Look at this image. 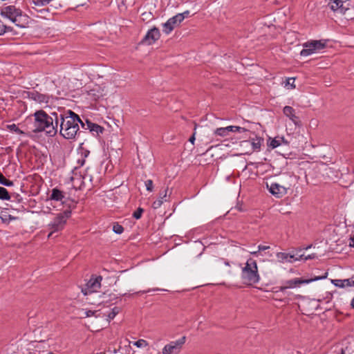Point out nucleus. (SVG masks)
<instances>
[{"instance_id":"1","label":"nucleus","mask_w":354,"mask_h":354,"mask_svg":"<svg viewBox=\"0 0 354 354\" xmlns=\"http://www.w3.org/2000/svg\"><path fill=\"white\" fill-rule=\"evenodd\" d=\"M55 117L56 126L60 121V134L66 139H74L80 133L79 124L81 122L80 117L71 110L66 111L52 112Z\"/></svg>"},{"instance_id":"2","label":"nucleus","mask_w":354,"mask_h":354,"mask_svg":"<svg viewBox=\"0 0 354 354\" xmlns=\"http://www.w3.org/2000/svg\"><path fill=\"white\" fill-rule=\"evenodd\" d=\"M34 125L35 132L45 131L49 136H55L57 132V126L55 124V117L52 115H48L43 110L35 113Z\"/></svg>"},{"instance_id":"3","label":"nucleus","mask_w":354,"mask_h":354,"mask_svg":"<svg viewBox=\"0 0 354 354\" xmlns=\"http://www.w3.org/2000/svg\"><path fill=\"white\" fill-rule=\"evenodd\" d=\"M0 15L21 28H25L29 24V17L15 5L5 4L1 6Z\"/></svg>"},{"instance_id":"4","label":"nucleus","mask_w":354,"mask_h":354,"mask_svg":"<svg viewBox=\"0 0 354 354\" xmlns=\"http://www.w3.org/2000/svg\"><path fill=\"white\" fill-rule=\"evenodd\" d=\"M241 278L244 283L247 285H253L259 281L260 276L255 260L252 258L248 259L245 266L242 268Z\"/></svg>"},{"instance_id":"5","label":"nucleus","mask_w":354,"mask_h":354,"mask_svg":"<svg viewBox=\"0 0 354 354\" xmlns=\"http://www.w3.org/2000/svg\"><path fill=\"white\" fill-rule=\"evenodd\" d=\"M283 176L288 178V180H282V184L279 183H266L269 192L277 198H281L287 194V190L292 186L294 176L291 173H283Z\"/></svg>"},{"instance_id":"6","label":"nucleus","mask_w":354,"mask_h":354,"mask_svg":"<svg viewBox=\"0 0 354 354\" xmlns=\"http://www.w3.org/2000/svg\"><path fill=\"white\" fill-rule=\"evenodd\" d=\"M71 215V211L68 209L58 214L48 225V227L50 230L48 237L50 238L54 233L62 231L64 228L67 219Z\"/></svg>"},{"instance_id":"7","label":"nucleus","mask_w":354,"mask_h":354,"mask_svg":"<svg viewBox=\"0 0 354 354\" xmlns=\"http://www.w3.org/2000/svg\"><path fill=\"white\" fill-rule=\"evenodd\" d=\"M328 6L334 12L346 15L351 10H354L353 0H329Z\"/></svg>"},{"instance_id":"8","label":"nucleus","mask_w":354,"mask_h":354,"mask_svg":"<svg viewBox=\"0 0 354 354\" xmlns=\"http://www.w3.org/2000/svg\"><path fill=\"white\" fill-rule=\"evenodd\" d=\"M326 273L323 277H317L314 279H303L300 278H295L292 279H290L288 281H286L283 282V285L279 287V290L281 292L285 291L286 289L288 288H294L296 287H299L301 284L305 283H309L312 281H317L319 279H322L326 278Z\"/></svg>"},{"instance_id":"9","label":"nucleus","mask_w":354,"mask_h":354,"mask_svg":"<svg viewBox=\"0 0 354 354\" xmlns=\"http://www.w3.org/2000/svg\"><path fill=\"white\" fill-rule=\"evenodd\" d=\"M326 42L322 40H313L304 44V49L301 51V56H308L317 50L324 49Z\"/></svg>"},{"instance_id":"10","label":"nucleus","mask_w":354,"mask_h":354,"mask_svg":"<svg viewBox=\"0 0 354 354\" xmlns=\"http://www.w3.org/2000/svg\"><path fill=\"white\" fill-rule=\"evenodd\" d=\"M186 337H182L178 340L172 341L162 348V354H178L185 343Z\"/></svg>"},{"instance_id":"11","label":"nucleus","mask_w":354,"mask_h":354,"mask_svg":"<svg viewBox=\"0 0 354 354\" xmlns=\"http://www.w3.org/2000/svg\"><path fill=\"white\" fill-rule=\"evenodd\" d=\"M102 279V277L101 276L91 277L87 282L86 287L82 288V292L85 295L96 292L101 286Z\"/></svg>"},{"instance_id":"12","label":"nucleus","mask_w":354,"mask_h":354,"mask_svg":"<svg viewBox=\"0 0 354 354\" xmlns=\"http://www.w3.org/2000/svg\"><path fill=\"white\" fill-rule=\"evenodd\" d=\"M183 21V17L181 15L174 16L163 24L162 31L166 34L170 33L176 27H178Z\"/></svg>"},{"instance_id":"13","label":"nucleus","mask_w":354,"mask_h":354,"mask_svg":"<svg viewBox=\"0 0 354 354\" xmlns=\"http://www.w3.org/2000/svg\"><path fill=\"white\" fill-rule=\"evenodd\" d=\"M160 34L158 28L153 27L150 29L142 39L141 43L151 45L160 38Z\"/></svg>"},{"instance_id":"14","label":"nucleus","mask_w":354,"mask_h":354,"mask_svg":"<svg viewBox=\"0 0 354 354\" xmlns=\"http://www.w3.org/2000/svg\"><path fill=\"white\" fill-rule=\"evenodd\" d=\"M28 97L38 103H48L49 96L38 93L36 91H30L28 93Z\"/></svg>"},{"instance_id":"15","label":"nucleus","mask_w":354,"mask_h":354,"mask_svg":"<svg viewBox=\"0 0 354 354\" xmlns=\"http://www.w3.org/2000/svg\"><path fill=\"white\" fill-rule=\"evenodd\" d=\"M283 112L286 116L289 118V119L295 124L297 126L301 125V121L299 119V117H297L295 115V109L289 106H286L283 108Z\"/></svg>"},{"instance_id":"16","label":"nucleus","mask_w":354,"mask_h":354,"mask_svg":"<svg viewBox=\"0 0 354 354\" xmlns=\"http://www.w3.org/2000/svg\"><path fill=\"white\" fill-rule=\"evenodd\" d=\"M277 258L278 259L279 261L281 263L284 262H288V263H293L295 261H299V259L297 257H295V255L285 253V252H277Z\"/></svg>"},{"instance_id":"17","label":"nucleus","mask_w":354,"mask_h":354,"mask_svg":"<svg viewBox=\"0 0 354 354\" xmlns=\"http://www.w3.org/2000/svg\"><path fill=\"white\" fill-rule=\"evenodd\" d=\"M167 191H168V189H166L164 191V193H160V194L158 199L156 200V201H154L153 203V204H152L153 208H154V209L159 208L162 205L163 202L167 201L166 198H167Z\"/></svg>"},{"instance_id":"18","label":"nucleus","mask_w":354,"mask_h":354,"mask_svg":"<svg viewBox=\"0 0 354 354\" xmlns=\"http://www.w3.org/2000/svg\"><path fill=\"white\" fill-rule=\"evenodd\" d=\"M332 283L337 287L344 288L353 286L351 284V279H333Z\"/></svg>"},{"instance_id":"19","label":"nucleus","mask_w":354,"mask_h":354,"mask_svg":"<svg viewBox=\"0 0 354 354\" xmlns=\"http://www.w3.org/2000/svg\"><path fill=\"white\" fill-rule=\"evenodd\" d=\"M232 131L233 129L232 126H228L216 129L214 131V134L221 137H225L227 136L230 132H232Z\"/></svg>"},{"instance_id":"20","label":"nucleus","mask_w":354,"mask_h":354,"mask_svg":"<svg viewBox=\"0 0 354 354\" xmlns=\"http://www.w3.org/2000/svg\"><path fill=\"white\" fill-rule=\"evenodd\" d=\"M64 198V195L63 192L57 188H54L52 189L51 195L50 196V198L51 200L61 201Z\"/></svg>"},{"instance_id":"21","label":"nucleus","mask_w":354,"mask_h":354,"mask_svg":"<svg viewBox=\"0 0 354 354\" xmlns=\"http://www.w3.org/2000/svg\"><path fill=\"white\" fill-rule=\"evenodd\" d=\"M262 142H263V139H261V138L257 137L255 139H252L251 144H252L253 150L259 151Z\"/></svg>"},{"instance_id":"22","label":"nucleus","mask_w":354,"mask_h":354,"mask_svg":"<svg viewBox=\"0 0 354 354\" xmlns=\"http://www.w3.org/2000/svg\"><path fill=\"white\" fill-rule=\"evenodd\" d=\"M55 0H33L32 3L36 6H44L48 4L51 3L52 2L55 1Z\"/></svg>"},{"instance_id":"23","label":"nucleus","mask_w":354,"mask_h":354,"mask_svg":"<svg viewBox=\"0 0 354 354\" xmlns=\"http://www.w3.org/2000/svg\"><path fill=\"white\" fill-rule=\"evenodd\" d=\"M10 196L7 189L3 187H0V199L9 200Z\"/></svg>"},{"instance_id":"24","label":"nucleus","mask_w":354,"mask_h":354,"mask_svg":"<svg viewBox=\"0 0 354 354\" xmlns=\"http://www.w3.org/2000/svg\"><path fill=\"white\" fill-rule=\"evenodd\" d=\"M0 184L5 186L10 187L13 185V182L6 179L4 177V176L0 172Z\"/></svg>"},{"instance_id":"25","label":"nucleus","mask_w":354,"mask_h":354,"mask_svg":"<svg viewBox=\"0 0 354 354\" xmlns=\"http://www.w3.org/2000/svg\"><path fill=\"white\" fill-rule=\"evenodd\" d=\"M93 128L91 129V132H92L93 134L96 133V135H99L100 133H102L104 131V128L98 124H92Z\"/></svg>"},{"instance_id":"26","label":"nucleus","mask_w":354,"mask_h":354,"mask_svg":"<svg viewBox=\"0 0 354 354\" xmlns=\"http://www.w3.org/2000/svg\"><path fill=\"white\" fill-rule=\"evenodd\" d=\"M120 308L119 307H114L111 312L108 315V320L113 319L114 317L120 313Z\"/></svg>"},{"instance_id":"27","label":"nucleus","mask_w":354,"mask_h":354,"mask_svg":"<svg viewBox=\"0 0 354 354\" xmlns=\"http://www.w3.org/2000/svg\"><path fill=\"white\" fill-rule=\"evenodd\" d=\"M80 124L82 127L84 129H88L90 131H91V129L93 128L92 124H95V123L91 122V121L86 120V122H84L81 120Z\"/></svg>"},{"instance_id":"28","label":"nucleus","mask_w":354,"mask_h":354,"mask_svg":"<svg viewBox=\"0 0 354 354\" xmlns=\"http://www.w3.org/2000/svg\"><path fill=\"white\" fill-rule=\"evenodd\" d=\"M11 28L5 25L0 19V35H3L5 32L10 31Z\"/></svg>"},{"instance_id":"29","label":"nucleus","mask_w":354,"mask_h":354,"mask_svg":"<svg viewBox=\"0 0 354 354\" xmlns=\"http://www.w3.org/2000/svg\"><path fill=\"white\" fill-rule=\"evenodd\" d=\"M232 127L233 129L232 132L245 133V134H248L250 133L249 130L243 127L237 126H232Z\"/></svg>"},{"instance_id":"30","label":"nucleus","mask_w":354,"mask_h":354,"mask_svg":"<svg viewBox=\"0 0 354 354\" xmlns=\"http://www.w3.org/2000/svg\"><path fill=\"white\" fill-rule=\"evenodd\" d=\"M282 140H283V138H281V139L274 138L270 141L269 146L271 147L272 149H274L281 145V142Z\"/></svg>"},{"instance_id":"31","label":"nucleus","mask_w":354,"mask_h":354,"mask_svg":"<svg viewBox=\"0 0 354 354\" xmlns=\"http://www.w3.org/2000/svg\"><path fill=\"white\" fill-rule=\"evenodd\" d=\"M133 344L136 346H137L138 348H142V347L147 346L148 345V343L147 342L146 340L140 339L136 341V342H134Z\"/></svg>"},{"instance_id":"32","label":"nucleus","mask_w":354,"mask_h":354,"mask_svg":"<svg viewBox=\"0 0 354 354\" xmlns=\"http://www.w3.org/2000/svg\"><path fill=\"white\" fill-rule=\"evenodd\" d=\"M113 230L115 233L120 234L123 232L124 228L122 225L116 223L113 225Z\"/></svg>"},{"instance_id":"33","label":"nucleus","mask_w":354,"mask_h":354,"mask_svg":"<svg viewBox=\"0 0 354 354\" xmlns=\"http://www.w3.org/2000/svg\"><path fill=\"white\" fill-rule=\"evenodd\" d=\"M144 212V209L141 207H138L136 211H135L133 214V218L136 219H139L141 218L142 214Z\"/></svg>"},{"instance_id":"34","label":"nucleus","mask_w":354,"mask_h":354,"mask_svg":"<svg viewBox=\"0 0 354 354\" xmlns=\"http://www.w3.org/2000/svg\"><path fill=\"white\" fill-rule=\"evenodd\" d=\"M8 128L11 131L16 132L18 134H22L24 132L20 130L15 124L8 125Z\"/></svg>"},{"instance_id":"35","label":"nucleus","mask_w":354,"mask_h":354,"mask_svg":"<svg viewBox=\"0 0 354 354\" xmlns=\"http://www.w3.org/2000/svg\"><path fill=\"white\" fill-rule=\"evenodd\" d=\"M82 317H88L94 315L95 313H96V311H93V310H82Z\"/></svg>"},{"instance_id":"36","label":"nucleus","mask_w":354,"mask_h":354,"mask_svg":"<svg viewBox=\"0 0 354 354\" xmlns=\"http://www.w3.org/2000/svg\"><path fill=\"white\" fill-rule=\"evenodd\" d=\"M316 257H317V256H316L315 254H309V255H307V256H305L304 254H301L298 257V259H299V260L304 259L305 261H306V260H308V259H315Z\"/></svg>"},{"instance_id":"37","label":"nucleus","mask_w":354,"mask_h":354,"mask_svg":"<svg viewBox=\"0 0 354 354\" xmlns=\"http://www.w3.org/2000/svg\"><path fill=\"white\" fill-rule=\"evenodd\" d=\"M145 186L147 191L151 192L153 188V181L151 180H147L145 181Z\"/></svg>"},{"instance_id":"38","label":"nucleus","mask_w":354,"mask_h":354,"mask_svg":"<svg viewBox=\"0 0 354 354\" xmlns=\"http://www.w3.org/2000/svg\"><path fill=\"white\" fill-rule=\"evenodd\" d=\"M294 82H295V78H288L286 80V84L290 85L291 86V88H295Z\"/></svg>"},{"instance_id":"39","label":"nucleus","mask_w":354,"mask_h":354,"mask_svg":"<svg viewBox=\"0 0 354 354\" xmlns=\"http://www.w3.org/2000/svg\"><path fill=\"white\" fill-rule=\"evenodd\" d=\"M270 248V246H268V245H259L258 246V249H259V251H263V250H268Z\"/></svg>"},{"instance_id":"40","label":"nucleus","mask_w":354,"mask_h":354,"mask_svg":"<svg viewBox=\"0 0 354 354\" xmlns=\"http://www.w3.org/2000/svg\"><path fill=\"white\" fill-rule=\"evenodd\" d=\"M178 15H181L183 17V19L186 17H187L189 15V11L186 10L183 13H179Z\"/></svg>"},{"instance_id":"41","label":"nucleus","mask_w":354,"mask_h":354,"mask_svg":"<svg viewBox=\"0 0 354 354\" xmlns=\"http://www.w3.org/2000/svg\"><path fill=\"white\" fill-rule=\"evenodd\" d=\"M189 142H192V144L194 143V140H195V133L190 137L189 138Z\"/></svg>"},{"instance_id":"42","label":"nucleus","mask_w":354,"mask_h":354,"mask_svg":"<svg viewBox=\"0 0 354 354\" xmlns=\"http://www.w3.org/2000/svg\"><path fill=\"white\" fill-rule=\"evenodd\" d=\"M349 245L351 247H354V236L351 239Z\"/></svg>"},{"instance_id":"43","label":"nucleus","mask_w":354,"mask_h":354,"mask_svg":"<svg viewBox=\"0 0 354 354\" xmlns=\"http://www.w3.org/2000/svg\"><path fill=\"white\" fill-rule=\"evenodd\" d=\"M282 180L287 181V180H288V178L283 177V174H282L281 177V179H280V182H281V184H282Z\"/></svg>"},{"instance_id":"44","label":"nucleus","mask_w":354,"mask_h":354,"mask_svg":"<svg viewBox=\"0 0 354 354\" xmlns=\"http://www.w3.org/2000/svg\"><path fill=\"white\" fill-rule=\"evenodd\" d=\"M259 250L257 251H252V252H250L251 254L252 255H254V256H257L258 253H259Z\"/></svg>"},{"instance_id":"45","label":"nucleus","mask_w":354,"mask_h":354,"mask_svg":"<svg viewBox=\"0 0 354 354\" xmlns=\"http://www.w3.org/2000/svg\"><path fill=\"white\" fill-rule=\"evenodd\" d=\"M351 306L353 308H354V297L353 298L352 301H351Z\"/></svg>"},{"instance_id":"46","label":"nucleus","mask_w":354,"mask_h":354,"mask_svg":"<svg viewBox=\"0 0 354 354\" xmlns=\"http://www.w3.org/2000/svg\"><path fill=\"white\" fill-rule=\"evenodd\" d=\"M351 279V284L353 286H354V276H353Z\"/></svg>"},{"instance_id":"47","label":"nucleus","mask_w":354,"mask_h":354,"mask_svg":"<svg viewBox=\"0 0 354 354\" xmlns=\"http://www.w3.org/2000/svg\"><path fill=\"white\" fill-rule=\"evenodd\" d=\"M75 207V204H73V206L71 205H69V207L71 208V207Z\"/></svg>"},{"instance_id":"48","label":"nucleus","mask_w":354,"mask_h":354,"mask_svg":"<svg viewBox=\"0 0 354 354\" xmlns=\"http://www.w3.org/2000/svg\"><path fill=\"white\" fill-rule=\"evenodd\" d=\"M340 354H344V349H342V351H341V353H340Z\"/></svg>"},{"instance_id":"49","label":"nucleus","mask_w":354,"mask_h":354,"mask_svg":"<svg viewBox=\"0 0 354 354\" xmlns=\"http://www.w3.org/2000/svg\"><path fill=\"white\" fill-rule=\"evenodd\" d=\"M88 153V151L87 153H85V157L87 156Z\"/></svg>"},{"instance_id":"50","label":"nucleus","mask_w":354,"mask_h":354,"mask_svg":"<svg viewBox=\"0 0 354 354\" xmlns=\"http://www.w3.org/2000/svg\"><path fill=\"white\" fill-rule=\"evenodd\" d=\"M250 138V136H248V134H246V136L245 138Z\"/></svg>"}]
</instances>
